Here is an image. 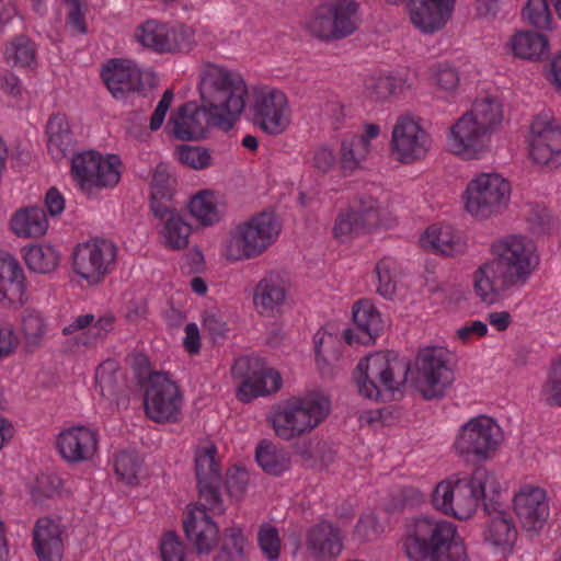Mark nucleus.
Wrapping results in <instances>:
<instances>
[{"label": "nucleus", "instance_id": "bb28decb", "mask_svg": "<svg viewBox=\"0 0 561 561\" xmlns=\"http://www.w3.org/2000/svg\"><path fill=\"white\" fill-rule=\"evenodd\" d=\"M489 135L470 115L463 114L450 127L451 150L466 159H473L484 150Z\"/></svg>", "mask_w": 561, "mask_h": 561}, {"label": "nucleus", "instance_id": "20e7f679", "mask_svg": "<svg viewBox=\"0 0 561 561\" xmlns=\"http://www.w3.org/2000/svg\"><path fill=\"white\" fill-rule=\"evenodd\" d=\"M408 370L409 366L400 360L376 353L358 362L354 379L363 397L377 401L383 393L399 390L407 380Z\"/></svg>", "mask_w": 561, "mask_h": 561}, {"label": "nucleus", "instance_id": "774afa93", "mask_svg": "<svg viewBox=\"0 0 561 561\" xmlns=\"http://www.w3.org/2000/svg\"><path fill=\"white\" fill-rule=\"evenodd\" d=\"M249 483V472L243 468L230 469L227 473L226 486L231 496H241Z\"/></svg>", "mask_w": 561, "mask_h": 561}, {"label": "nucleus", "instance_id": "4be33fe9", "mask_svg": "<svg viewBox=\"0 0 561 561\" xmlns=\"http://www.w3.org/2000/svg\"><path fill=\"white\" fill-rule=\"evenodd\" d=\"M116 318L105 313L95 320L94 314L84 313L76 317L71 323L62 328L64 335H71L77 331L81 334L73 337L77 347L95 348L103 344L115 328Z\"/></svg>", "mask_w": 561, "mask_h": 561}, {"label": "nucleus", "instance_id": "79ce46f5", "mask_svg": "<svg viewBox=\"0 0 561 561\" xmlns=\"http://www.w3.org/2000/svg\"><path fill=\"white\" fill-rule=\"evenodd\" d=\"M467 114L489 134L494 133L503 119L502 105L490 96L476 100Z\"/></svg>", "mask_w": 561, "mask_h": 561}, {"label": "nucleus", "instance_id": "7ed1b4c3", "mask_svg": "<svg viewBox=\"0 0 561 561\" xmlns=\"http://www.w3.org/2000/svg\"><path fill=\"white\" fill-rule=\"evenodd\" d=\"M330 401L318 393L286 400L272 417L275 434L290 440L317 427L329 414Z\"/></svg>", "mask_w": 561, "mask_h": 561}, {"label": "nucleus", "instance_id": "5701e85b", "mask_svg": "<svg viewBox=\"0 0 561 561\" xmlns=\"http://www.w3.org/2000/svg\"><path fill=\"white\" fill-rule=\"evenodd\" d=\"M514 510L526 530H538L549 517V505L543 489L524 485L513 500Z\"/></svg>", "mask_w": 561, "mask_h": 561}, {"label": "nucleus", "instance_id": "58836bf2", "mask_svg": "<svg viewBox=\"0 0 561 561\" xmlns=\"http://www.w3.org/2000/svg\"><path fill=\"white\" fill-rule=\"evenodd\" d=\"M510 45L514 56L528 60L539 59L548 51L547 36L533 31L517 32Z\"/></svg>", "mask_w": 561, "mask_h": 561}, {"label": "nucleus", "instance_id": "6e6d98bb", "mask_svg": "<svg viewBox=\"0 0 561 561\" xmlns=\"http://www.w3.org/2000/svg\"><path fill=\"white\" fill-rule=\"evenodd\" d=\"M176 156L182 164L193 170H204L213 163L209 149L201 146H178Z\"/></svg>", "mask_w": 561, "mask_h": 561}, {"label": "nucleus", "instance_id": "4468645a", "mask_svg": "<svg viewBox=\"0 0 561 561\" xmlns=\"http://www.w3.org/2000/svg\"><path fill=\"white\" fill-rule=\"evenodd\" d=\"M527 144L536 164L549 168L561 164V126L552 115L540 113L533 118Z\"/></svg>", "mask_w": 561, "mask_h": 561}, {"label": "nucleus", "instance_id": "6ab92c4d", "mask_svg": "<svg viewBox=\"0 0 561 561\" xmlns=\"http://www.w3.org/2000/svg\"><path fill=\"white\" fill-rule=\"evenodd\" d=\"M434 507L446 515L467 519L476 512L479 500L468 479H447L440 481L433 491Z\"/></svg>", "mask_w": 561, "mask_h": 561}, {"label": "nucleus", "instance_id": "ea45409f", "mask_svg": "<svg viewBox=\"0 0 561 561\" xmlns=\"http://www.w3.org/2000/svg\"><path fill=\"white\" fill-rule=\"evenodd\" d=\"M255 459L266 473L273 476H280L291 466L289 453L267 440H262L257 445Z\"/></svg>", "mask_w": 561, "mask_h": 561}, {"label": "nucleus", "instance_id": "49530a36", "mask_svg": "<svg viewBox=\"0 0 561 561\" xmlns=\"http://www.w3.org/2000/svg\"><path fill=\"white\" fill-rule=\"evenodd\" d=\"M96 168L95 151L88 150L73 154L70 173L77 186L88 196H92V172Z\"/></svg>", "mask_w": 561, "mask_h": 561}, {"label": "nucleus", "instance_id": "2eb2a0df", "mask_svg": "<svg viewBox=\"0 0 561 561\" xmlns=\"http://www.w3.org/2000/svg\"><path fill=\"white\" fill-rule=\"evenodd\" d=\"M233 378L240 379L237 397L242 402H250L259 396L276 392L282 387L278 371L264 367L259 358L240 357L232 368Z\"/></svg>", "mask_w": 561, "mask_h": 561}, {"label": "nucleus", "instance_id": "f3484780", "mask_svg": "<svg viewBox=\"0 0 561 561\" xmlns=\"http://www.w3.org/2000/svg\"><path fill=\"white\" fill-rule=\"evenodd\" d=\"M432 146L430 134L412 117H399L392 129L391 149L404 164L423 160Z\"/></svg>", "mask_w": 561, "mask_h": 561}, {"label": "nucleus", "instance_id": "c85d7f7f", "mask_svg": "<svg viewBox=\"0 0 561 561\" xmlns=\"http://www.w3.org/2000/svg\"><path fill=\"white\" fill-rule=\"evenodd\" d=\"M207 511L211 512L202 501L201 507L190 511L183 522L186 538L199 554L209 553L218 538V527L207 515Z\"/></svg>", "mask_w": 561, "mask_h": 561}, {"label": "nucleus", "instance_id": "423d86ee", "mask_svg": "<svg viewBox=\"0 0 561 561\" xmlns=\"http://www.w3.org/2000/svg\"><path fill=\"white\" fill-rule=\"evenodd\" d=\"M456 535L457 528L451 522L426 516L415 518L407 526L403 539L405 554L412 561L428 560Z\"/></svg>", "mask_w": 561, "mask_h": 561}, {"label": "nucleus", "instance_id": "b1692460", "mask_svg": "<svg viewBox=\"0 0 561 561\" xmlns=\"http://www.w3.org/2000/svg\"><path fill=\"white\" fill-rule=\"evenodd\" d=\"M306 548L314 561H334L343 550L342 531L331 522L321 520L308 529Z\"/></svg>", "mask_w": 561, "mask_h": 561}, {"label": "nucleus", "instance_id": "9b49d317", "mask_svg": "<svg viewBox=\"0 0 561 561\" xmlns=\"http://www.w3.org/2000/svg\"><path fill=\"white\" fill-rule=\"evenodd\" d=\"M168 126L171 134L180 140L204 138L210 128L224 131H229L232 128L224 116L205 106L204 102H201V105L195 102L184 103L171 116Z\"/></svg>", "mask_w": 561, "mask_h": 561}, {"label": "nucleus", "instance_id": "72a5a7b5", "mask_svg": "<svg viewBox=\"0 0 561 561\" xmlns=\"http://www.w3.org/2000/svg\"><path fill=\"white\" fill-rule=\"evenodd\" d=\"M287 288L283 278L274 273L266 274L255 286L253 304L260 314L270 316L284 305Z\"/></svg>", "mask_w": 561, "mask_h": 561}, {"label": "nucleus", "instance_id": "3c124183", "mask_svg": "<svg viewBox=\"0 0 561 561\" xmlns=\"http://www.w3.org/2000/svg\"><path fill=\"white\" fill-rule=\"evenodd\" d=\"M341 167L344 171H354L368 156L365 140L355 138L353 135L343 139L341 144Z\"/></svg>", "mask_w": 561, "mask_h": 561}, {"label": "nucleus", "instance_id": "f03ea898", "mask_svg": "<svg viewBox=\"0 0 561 561\" xmlns=\"http://www.w3.org/2000/svg\"><path fill=\"white\" fill-rule=\"evenodd\" d=\"M201 102L219 113L233 127L249 95L243 77L236 70L207 62L199 73Z\"/></svg>", "mask_w": 561, "mask_h": 561}, {"label": "nucleus", "instance_id": "6e6552de", "mask_svg": "<svg viewBox=\"0 0 561 561\" xmlns=\"http://www.w3.org/2000/svg\"><path fill=\"white\" fill-rule=\"evenodd\" d=\"M454 381L447 352L442 347H426L415 358L413 383L424 399L442 398Z\"/></svg>", "mask_w": 561, "mask_h": 561}, {"label": "nucleus", "instance_id": "a878e982", "mask_svg": "<svg viewBox=\"0 0 561 561\" xmlns=\"http://www.w3.org/2000/svg\"><path fill=\"white\" fill-rule=\"evenodd\" d=\"M62 526L50 517H39L32 531V547L39 561H61L64 557Z\"/></svg>", "mask_w": 561, "mask_h": 561}, {"label": "nucleus", "instance_id": "412c9836", "mask_svg": "<svg viewBox=\"0 0 561 561\" xmlns=\"http://www.w3.org/2000/svg\"><path fill=\"white\" fill-rule=\"evenodd\" d=\"M290 123V108L287 96L279 90H271L260 95L254 104V124L265 134H283Z\"/></svg>", "mask_w": 561, "mask_h": 561}, {"label": "nucleus", "instance_id": "f8f14e48", "mask_svg": "<svg viewBox=\"0 0 561 561\" xmlns=\"http://www.w3.org/2000/svg\"><path fill=\"white\" fill-rule=\"evenodd\" d=\"M510 183L496 173H482L471 180L466 190V209L476 217L486 218L506 206Z\"/></svg>", "mask_w": 561, "mask_h": 561}, {"label": "nucleus", "instance_id": "c9c22d12", "mask_svg": "<svg viewBox=\"0 0 561 561\" xmlns=\"http://www.w3.org/2000/svg\"><path fill=\"white\" fill-rule=\"evenodd\" d=\"M48 152L55 160L64 159L75 147L73 136L66 115L53 114L46 127Z\"/></svg>", "mask_w": 561, "mask_h": 561}, {"label": "nucleus", "instance_id": "37998d69", "mask_svg": "<svg viewBox=\"0 0 561 561\" xmlns=\"http://www.w3.org/2000/svg\"><path fill=\"white\" fill-rule=\"evenodd\" d=\"M21 329L27 352H34L41 347L47 332V322L39 311L26 308L21 316Z\"/></svg>", "mask_w": 561, "mask_h": 561}, {"label": "nucleus", "instance_id": "a211bd4d", "mask_svg": "<svg viewBox=\"0 0 561 561\" xmlns=\"http://www.w3.org/2000/svg\"><path fill=\"white\" fill-rule=\"evenodd\" d=\"M217 448L210 444L198 448L195 453V473L203 505L214 514H222L225 507L219 492L221 485V471L216 460Z\"/></svg>", "mask_w": 561, "mask_h": 561}, {"label": "nucleus", "instance_id": "13d9d810", "mask_svg": "<svg viewBox=\"0 0 561 561\" xmlns=\"http://www.w3.org/2000/svg\"><path fill=\"white\" fill-rule=\"evenodd\" d=\"M430 81L437 89L453 93L459 85V73L456 68L448 64H435L430 69Z\"/></svg>", "mask_w": 561, "mask_h": 561}, {"label": "nucleus", "instance_id": "1a4fd4ad", "mask_svg": "<svg viewBox=\"0 0 561 561\" xmlns=\"http://www.w3.org/2000/svg\"><path fill=\"white\" fill-rule=\"evenodd\" d=\"M117 263V247L107 239H92L76 247L73 272L89 285H98L111 274Z\"/></svg>", "mask_w": 561, "mask_h": 561}, {"label": "nucleus", "instance_id": "e433bc0d", "mask_svg": "<svg viewBox=\"0 0 561 561\" xmlns=\"http://www.w3.org/2000/svg\"><path fill=\"white\" fill-rule=\"evenodd\" d=\"M10 227L19 237L39 238L46 233L48 220L43 208L27 207L13 215Z\"/></svg>", "mask_w": 561, "mask_h": 561}, {"label": "nucleus", "instance_id": "680f3d73", "mask_svg": "<svg viewBox=\"0 0 561 561\" xmlns=\"http://www.w3.org/2000/svg\"><path fill=\"white\" fill-rule=\"evenodd\" d=\"M118 363L115 359L102 362L95 369V383L102 396L112 394L117 383Z\"/></svg>", "mask_w": 561, "mask_h": 561}, {"label": "nucleus", "instance_id": "f257e3e1", "mask_svg": "<svg viewBox=\"0 0 561 561\" xmlns=\"http://www.w3.org/2000/svg\"><path fill=\"white\" fill-rule=\"evenodd\" d=\"M492 253L494 260L480 265L473 274L474 293L488 305L524 287L539 265L537 248L527 237H504L492 244Z\"/></svg>", "mask_w": 561, "mask_h": 561}, {"label": "nucleus", "instance_id": "e2e57ef3", "mask_svg": "<svg viewBox=\"0 0 561 561\" xmlns=\"http://www.w3.org/2000/svg\"><path fill=\"white\" fill-rule=\"evenodd\" d=\"M336 162L334 151L325 145H320L311 151L310 167L318 174H327Z\"/></svg>", "mask_w": 561, "mask_h": 561}, {"label": "nucleus", "instance_id": "052dcab7", "mask_svg": "<svg viewBox=\"0 0 561 561\" xmlns=\"http://www.w3.org/2000/svg\"><path fill=\"white\" fill-rule=\"evenodd\" d=\"M394 271L396 262L390 257H383L376 265L377 293L387 299H391L396 294Z\"/></svg>", "mask_w": 561, "mask_h": 561}, {"label": "nucleus", "instance_id": "f704fd0d", "mask_svg": "<svg viewBox=\"0 0 561 561\" xmlns=\"http://www.w3.org/2000/svg\"><path fill=\"white\" fill-rule=\"evenodd\" d=\"M420 241L423 248L445 256H455L466 251V242L449 225H432Z\"/></svg>", "mask_w": 561, "mask_h": 561}, {"label": "nucleus", "instance_id": "39448f33", "mask_svg": "<svg viewBox=\"0 0 561 561\" xmlns=\"http://www.w3.org/2000/svg\"><path fill=\"white\" fill-rule=\"evenodd\" d=\"M280 225L272 213L263 211L236 227L227 244L229 260L252 259L263 253L277 238Z\"/></svg>", "mask_w": 561, "mask_h": 561}, {"label": "nucleus", "instance_id": "0e129e2a", "mask_svg": "<svg viewBox=\"0 0 561 561\" xmlns=\"http://www.w3.org/2000/svg\"><path fill=\"white\" fill-rule=\"evenodd\" d=\"M175 180L168 173L163 165H158L152 175L151 195L159 198L173 196Z\"/></svg>", "mask_w": 561, "mask_h": 561}, {"label": "nucleus", "instance_id": "393cba45", "mask_svg": "<svg viewBox=\"0 0 561 561\" xmlns=\"http://www.w3.org/2000/svg\"><path fill=\"white\" fill-rule=\"evenodd\" d=\"M56 445L66 461L72 463L88 461L98 449L96 432L85 426H72L58 435Z\"/></svg>", "mask_w": 561, "mask_h": 561}, {"label": "nucleus", "instance_id": "8fccbe9b", "mask_svg": "<svg viewBox=\"0 0 561 561\" xmlns=\"http://www.w3.org/2000/svg\"><path fill=\"white\" fill-rule=\"evenodd\" d=\"M245 537L240 527H229L224 530L220 538L219 551L216 561H240L243 557Z\"/></svg>", "mask_w": 561, "mask_h": 561}, {"label": "nucleus", "instance_id": "a19ab883", "mask_svg": "<svg viewBox=\"0 0 561 561\" xmlns=\"http://www.w3.org/2000/svg\"><path fill=\"white\" fill-rule=\"evenodd\" d=\"M23 257L27 267L38 274L54 272L60 262V254L55 247L42 243L25 247Z\"/></svg>", "mask_w": 561, "mask_h": 561}, {"label": "nucleus", "instance_id": "7c9ffc66", "mask_svg": "<svg viewBox=\"0 0 561 561\" xmlns=\"http://www.w3.org/2000/svg\"><path fill=\"white\" fill-rule=\"evenodd\" d=\"M102 78L114 98H124L142 88L141 71L129 60H111L102 71Z\"/></svg>", "mask_w": 561, "mask_h": 561}, {"label": "nucleus", "instance_id": "603ef678", "mask_svg": "<svg viewBox=\"0 0 561 561\" xmlns=\"http://www.w3.org/2000/svg\"><path fill=\"white\" fill-rule=\"evenodd\" d=\"M403 80L392 76L370 78L366 81V92L374 101H386L401 92Z\"/></svg>", "mask_w": 561, "mask_h": 561}, {"label": "nucleus", "instance_id": "69168bd1", "mask_svg": "<svg viewBox=\"0 0 561 561\" xmlns=\"http://www.w3.org/2000/svg\"><path fill=\"white\" fill-rule=\"evenodd\" d=\"M430 561H469L468 553L463 541L459 537H455L451 541L432 556Z\"/></svg>", "mask_w": 561, "mask_h": 561}, {"label": "nucleus", "instance_id": "ddd939ff", "mask_svg": "<svg viewBox=\"0 0 561 561\" xmlns=\"http://www.w3.org/2000/svg\"><path fill=\"white\" fill-rule=\"evenodd\" d=\"M502 438V430L492 417L478 415L460 427L454 446L461 455L485 460L497 449Z\"/></svg>", "mask_w": 561, "mask_h": 561}, {"label": "nucleus", "instance_id": "2f4dec72", "mask_svg": "<svg viewBox=\"0 0 561 561\" xmlns=\"http://www.w3.org/2000/svg\"><path fill=\"white\" fill-rule=\"evenodd\" d=\"M484 511L490 515L484 530L485 541L502 550L512 548L517 530L510 514L500 508V503L485 502Z\"/></svg>", "mask_w": 561, "mask_h": 561}, {"label": "nucleus", "instance_id": "9d476101", "mask_svg": "<svg viewBox=\"0 0 561 561\" xmlns=\"http://www.w3.org/2000/svg\"><path fill=\"white\" fill-rule=\"evenodd\" d=\"M183 398L178 385L168 374L154 373L145 389L144 408L147 416L156 423H175L182 413Z\"/></svg>", "mask_w": 561, "mask_h": 561}, {"label": "nucleus", "instance_id": "a18cd8bd", "mask_svg": "<svg viewBox=\"0 0 561 561\" xmlns=\"http://www.w3.org/2000/svg\"><path fill=\"white\" fill-rule=\"evenodd\" d=\"M188 210L192 217L203 226H213L220 220L216 197L208 190L198 192L190 199Z\"/></svg>", "mask_w": 561, "mask_h": 561}, {"label": "nucleus", "instance_id": "338daca9", "mask_svg": "<svg viewBox=\"0 0 561 561\" xmlns=\"http://www.w3.org/2000/svg\"><path fill=\"white\" fill-rule=\"evenodd\" d=\"M160 550L163 561H186L184 543L173 533L164 535Z\"/></svg>", "mask_w": 561, "mask_h": 561}, {"label": "nucleus", "instance_id": "4d7b16f0", "mask_svg": "<svg viewBox=\"0 0 561 561\" xmlns=\"http://www.w3.org/2000/svg\"><path fill=\"white\" fill-rule=\"evenodd\" d=\"M540 394L548 405L561 407V358L551 363Z\"/></svg>", "mask_w": 561, "mask_h": 561}, {"label": "nucleus", "instance_id": "bf43d9fd", "mask_svg": "<svg viewBox=\"0 0 561 561\" xmlns=\"http://www.w3.org/2000/svg\"><path fill=\"white\" fill-rule=\"evenodd\" d=\"M523 16L536 28L549 30L551 26L552 16L547 0H528Z\"/></svg>", "mask_w": 561, "mask_h": 561}, {"label": "nucleus", "instance_id": "c756f323", "mask_svg": "<svg viewBox=\"0 0 561 561\" xmlns=\"http://www.w3.org/2000/svg\"><path fill=\"white\" fill-rule=\"evenodd\" d=\"M353 321L358 331L356 339L353 330H345L344 337L348 344L354 341L368 344L373 342L385 329V321L375 305L368 299H360L353 306Z\"/></svg>", "mask_w": 561, "mask_h": 561}, {"label": "nucleus", "instance_id": "5fc2aeb1", "mask_svg": "<svg viewBox=\"0 0 561 561\" xmlns=\"http://www.w3.org/2000/svg\"><path fill=\"white\" fill-rule=\"evenodd\" d=\"M257 546L267 561H277L282 549L278 529L268 523L262 524L257 530Z\"/></svg>", "mask_w": 561, "mask_h": 561}, {"label": "nucleus", "instance_id": "c03bdc74", "mask_svg": "<svg viewBox=\"0 0 561 561\" xmlns=\"http://www.w3.org/2000/svg\"><path fill=\"white\" fill-rule=\"evenodd\" d=\"M37 48L35 43L25 34L15 35L8 41L4 57L8 64L16 67H32L36 65Z\"/></svg>", "mask_w": 561, "mask_h": 561}, {"label": "nucleus", "instance_id": "4c0bfd02", "mask_svg": "<svg viewBox=\"0 0 561 561\" xmlns=\"http://www.w3.org/2000/svg\"><path fill=\"white\" fill-rule=\"evenodd\" d=\"M96 168L92 172V195L98 191L114 187L121 180L122 161L117 154H107L106 158L95 151Z\"/></svg>", "mask_w": 561, "mask_h": 561}, {"label": "nucleus", "instance_id": "864d4df0", "mask_svg": "<svg viewBox=\"0 0 561 561\" xmlns=\"http://www.w3.org/2000/svg\"><path fill=\"white\" fill-rule=\"evenodd\" d=\"M141 463L138 454L124 450L115 457V472L126 484L134 485L138 483Z\"/></svg>", "mask_w": 561, "mask_h": 561}, {"label": "nucleus", "instance_id": "aec40b11", "mask_svg": "<svg viewBox=\"0 0 561 561\" xmlns=\"http://www.w3.org/2000/svg\"><path fill=\"white\" fill-rule=\"evenodd\" d=\"M380 221V206L371 196L360 195L355 204L341 209L333 227L334 238L340 241L367 232Z\"/></svg>", "mask_w": 561, "mask_h": 561}, {"label": "nucleus", "instance_id": "473e14b6", "mask_svg": "<svg viewBox=\"0 0 561 561\" xmlns=\"http://www.w3.org/2000/svg\"><path fill=\"white\" fill-rule=\"evenodd\" d=\"M27 283L21 263L10 253H2V300L22 306L27 300Z\"/></svg>", "mask_w": 561, "mask_h": 561}, {"label": "nucleus", "instance_id": "de8ad7c7", "mask_svg": "<svg viewBox=\"0 0 561 561\" xmlns=\"http://www.w3.org/2000/svg\"><path fill=\"white\" fill-rule=\"evenodd\" d=\"M192 228L179 214H171L164 221L162 229L163 244L172 250H181L187 247Z\"/></svg>", "mask_w": 561, "mask_h": 561}, {"label": "nucleus", "instance_id": "dca6fc26", "mask_svg": "<svg viewBox=\"0 0 561 561\" xmlns=\"http://www.w3.org/2000/svg\"><path fill=\"white\" fill-rule=\"evenodd\" d=\"M135 36L145 47L157 53L188 51L193 45V32L183 26H172L157 20H147L137 28Z\"/></svg>", "mask_w": 561, "mask_h": 561}, {"label": "nucleus", "instance_id": "cd10ccee", "mask_svg": "<svg viewBox=\"0 0 561 561\" xmlns=\"http://www.w3.org/2000/svg\"><path fill=\"white\" fill-rule=\"evenodd\" d=\"M207 511L211 512L202 501L201 507L190 511L183 522L186 538L199 554L209 553L218 538V527L207 515Z\"/></svg>", "mask_w": 561, "mask_h": 561}, {"label": "nucleus", "instance_id": "0eeeda50", "mask_svg": "<svg viewBox=\"0 0 561 561\" xmlns=\"http://www.w3.org/2000/svg\"><path fill=\"white\" fill-rule=\"evenodd\" d=\"M358 3L354 0H337L319 5L306 22V30L314 37L336 41L352 35L356 28Z\"/></svg>", "mask_w": 561, "mask_h": 561}, {"label": "nucleus", "instance_id": "09e8293b", "mask_svg": "<svg viewBox=\"0 0 561 561\" xmlns=\"http://www.w3.org/2000/svg\"><path fill=\"white\" fill-rule=\"evenodd\" d=\"M472 491H474L477 499L483 500V504L499 503L495 497L500 494L501 485L493 472L488 469L477 468L471 478L468 479Z\"/></svg>", "mask_w": 561, "mask_h": 561}]
</instances>
